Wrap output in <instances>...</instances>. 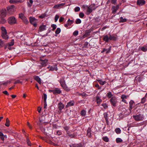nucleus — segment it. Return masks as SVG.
<instances>
[{"label":"nucleus","mask_w":147,"mask_h":147,"mask_svg":"<svg viewBox=\"0 0 147 147\" xmlns=\"http://www.w3.org/2000/svg\"><path fill=\"white\" fill-rule=\"evenodd\" d=\"M84 13L82 12H80L79 14V16L81 18H83L84 16Z\"/></svg>","instance_id":"nucleus-55"},{"label":"nucleus","mask_w":147,"mask_h":147,"mask_svg":"<svg viewBox=\"0 0 147 147\" xmlns=\"http://www.w3.org/2000/svg\"><path fill=\"white\" fill-rule=\"evenodd\" d=\"M106 96L107 98H110L112 97L113 95L111 92H109L108 93H107L106 94Z\"/></svg>","instance_id":"nucleus-27"},{"label":"nucleus","mask_w":147,"mask_h":147,"mask_svg":"<svg viewBox=\"0 0 147 147\" xmlns=\"http://www.w3.org/2000/svg\"><path fill=\"white\" fill-rule=\"evenodd\" d=\"M133 117L136 121H142L144 119L143 115L141 114L133 115Z\"/></svg>","instance_id":"nucleus-2"},{"label":"nucleus","mask_w":147,"mask_h":147,"mask_svg":"<svg viewBox=\"0 0 147 147\" xmlns=\"http://www.w3.org/2000/svg\"><path fill=\"white\" fill-rule=\"evenodd\" d=\"M109 101L111 104L114 107L116 106V104L117 102V100L115 96L112 97L110 100Z\"/></svg>","instance_id":"nucleus-5"},{"label":"nucleus","mask_w":147,"mask_h":147,"mask_svg":"<svg viewBox=\"0 0 147 147\" xmlns=\"http://www.w3.org/2000/svg\"><path fill=\"white\" fill-rule=\"evenodd\" d=\"M14 44V40L12 39L11 42H10L6 44L7 46H13Z\"/></svg>","instance_id":"nucleus-23"},{"label":"nucleus","mask_w":147,"mask_h":147,"mask_svg":"<svg viewBox=\"0 0 147 147\" xmlns=\"http://www.w3.org/2000/svg\"><path fill=\"white\" fill-rule=\"evenodd\" d=\"M1 36L3 39L5 40H7L9 38L8 36L7 35V32L1 33Z\"/></svg>","instance_id":"nucleus-17"},{"label":"nucleus","mask_w":147,"mask_h":147,"mask_svg":"<svg viewBox=\"0 0 147 147\" xmlns=\"http://www.w3.org/2000/svg\"><path fill=\"white\" fill-rule=\"evenodd\" d=\"M97 81L100 84L102 85H104L106 83V82L105 81H102V80H97Z\"/></svg>","instance_id":"nucleus-26"},{"label":"nucleus","mask_w":147,"mask_h":147,"mask_svg":"<svg viewBox=\"0 0 147 147\" xmlns=\"http://www.w3.org/2000/svg\"><path fill=\"white\" fill-rule=\"evenodd\" d=\"M75 22L76 24H79L81 22V21L80 19H77L76 20Z\"/></svg>","instance_id":"nucleus-49"},{"label":"nucleus","mask_w":147,"mask_h":147,"mask_svg":"<svg viewBox=\"0 0 147 147\" xmlns=\"http://www.w3.org/2000/svg\"><path fill=\"white\" fill-rule=\"evenodd\" d=\"M80 8L78 7H76L75 9V11L76 12H78L80 11Z\"/></svg>","instance_id":"nucleus-60"},{"label":"nucleus","mask_w":147,"mask_h":147,"mask_svg":"<svg viewBox=\"0 0 147 147\" xmlns=\"http://www.w3.org/2000/svg\"><path fill=\"white\" fill-rule=\"evenodd\" d=\"M78 34V31H75L73 33V35L74 36H77Z\"/></svg>","instance_id":"nucleus-59"},{"label":"nucleus","mask_w":147,"mask_h":147,"mask_svg":"<svg viewBox=\"0 0 147 147\" xmlns=\"http://www.w3.org/2000/svg\"><path fill=\"white\" fill-rule=\"evenodd\" d=\"M18 2L17 0H10L9 2L11 3H16Z\"/></svg>","instance_id":"nucleus-51"},{"label":"nucleus","mask_w":147,"mask_h":147,"mask_svg":"<svg viewBox=\"0 0 147 147\" xmlns=\"http://www.w3.org/2000/svg\"><path fill=\"white\" fill-rule=\"evenodd\" d=\"M22 84V82L20 81V80H18L16 81L14 83V84Z\"/></svg>","instance_id":"nucleus-48"},{"label":"nucleus","mask_w":147,"mask_h":147,"mask_svg":"<svg viewBox=\"0 0 147 147\" xmlns=\"http://www.w3.org/2000/svg\"><path fill=\"white\" fill-rule=\"evenodd\" d=\"M58 108L60 111H61L64 107V105L62 102H60L58 105Z\"/></svg>","instance_id":"nucleus-20"},{"label":"nucleus","mask_w":147,"mask_h":147,"mask_svg":"<svg viewBox=\"0 0 147 147\" xmlns=\"http://www.w3.org/2000/svg\"><path fill=\"white\" fill-rule=\"evenodd\" d=\"M57 65H55L53 66H51L50 67L49 71H53L54 70L57 71Z\"/></svg>","instance_id":"nucleus-21"},{"label":"nucleus","mask_w":147,"mask_h":147,"mask_svg":"<svg viewBox=\"0 0 147 147\" xmlns=\"http://www.w3.org/2000/svg\"><path fill=\"white\" fill-rule=\"evenodd\" d=\"M61 92V90L60 89L58 88H55L54 89V91L53 94L54 95H57L60 94Z\"/></svg>","instance_id":"nucleus-10"},{"label":"nucleus","mask_w":147,"mask_h":147,"mask_svg":"<svg viewBox=\"0 0 147 147\" xmlns=\"http://www.w3.org/2000/svg\"><path fill=\"white\" fill-rule=\"evenodd\" d=\"M103 39L106 42H108L110 40H116V38L115 36L111 35L110 34L108 35H106L104 36Z\"/></svg>","instance_id":"nucleus-1"},{"label":"nucleus","mask_w":147,"mask_h":147,"mask_svg":"<svg viewBox=\"0 0 147 147\" xmlns=\"http://www.w3.org/2000/svg\"><path fill=\"white\" fill-rule=\"evenodd\" d=\"M92 131L91 128L89 127L87 131V135L89 138H91L92 137L91 132Z\"/></svg>","instance_id":"nucleus-16"},{"label":"nucleus","mask_w":147,"mask_h":147,"mask_svg":"<svg viewBox=\"0 0 147 147\" xmlns=\"http://www.w3.org/2000/svg\"><path fill=\"white\" fill-rule=\"evenodd\" d=\"M5 45V42L4 41L0 39V47H2Z\"/></svg>","instance_id":"nucleus-30"},{"label":"nucleus","mask_w":147,"mask_h":147,"mask_svg":"<svg viewBox=\"0 0 147 147\" xmlns=\"http://www.w3.org/2000/svg\"><path fill=\"white\" fill-rule=\"evenodd\" d=\"M9 123L10 121L9 120L8 118H7L6 119V123L5 124V125L6 126L8 127L9 126Z\"/></svg>","instance_id":"nucleus-28"},{"label":"nucleus","mask_w":147,"mask_h":147,"mask_svg":"<svg viewBox=\"0 0 147 147\" xmlns=\"http://www.w3.org/2000/svg\"><path fill=\"white\" fill-rule=\"evenodd\" d=\"M89 6L91 8L92 11L95 9L96 8V7L95 5L94 4H92L90 5Z\"/></svg>","instance_id":"nucleus-31"},{"label":"nucleus","mask_w":147,"mask_h":147,"mask_svg":"<svg viewBox=\"0 0 147 147\" xmlns=\"http://www.w3.org/2000/svg\"><path fill=\"white\" fill-rule=\"evenodd\" d=\"M115 131L117 134H119L121 133V130L119 128H117L115 129Z\"/></svg>","instance_id":"nucleus-43"},{"label":"nucleus","mask_w":147,"mask_h":147,"mask_svg":"<svg viewBox=\"0 0 147 147\" xmlns=\"http://www.w3.org/2000/svg\"><path fill=\"white\" fill-rule=\"evenodd\" d=\"M26 141H27V143L28 145V146H30L31 143H30V140H29V139L28 138H27Z\"/></svg>","instance_id":"nucleus-61"},{"label":"nucleus","mask_w":147,"mask_h":147,"mask_svg":"<svg viewBox=\"0 0 147 147\" xmlns=\"http://www.w3.org/2000/svg\"><path fill=\"white\" fill-rule=\"evenodd\" d=\"M19 17L21 18L22 20H23L26 17L24 16V14L23 13H21L19 15Z\"/></svg>","instance_id":"nucleus-33"},{"label":"nucleus","mask_w":147,"mask_h":147,"mask_svg":"<svg viewBox=\"0 0 147 147\" xmlns=\"http://www.w3.org/2000/svg\"><path fill=\"white\" fill-rule=\"evenodd\" d=\"M41 64L42 67H45L46 66L48 61L47 59H45L43 60L41 59Z\"/></svg>","instance_id":"nucleus-12"},{"label":"nucleus","mask_w":147,"mask_h":147,"mask_svg":"<svg viewBox=\"0 0 147 147\" xmlns=\"http://www.w3.org/2000/svg\"><path fill=\"white\" fill-rule=\"evenodd\" d=\"M111 9L112 11V13L114 14H115L117 10V9H116L115 6H113L112 7Z\"/></svg>","instance_id":"nucleus-34"},{"label":"nucleus","mask_w":147,"mask_h":147,"mask_svg":"<svg viewBox=\"0 0 147 147\" xmlns=\"http://www.w3.org/2000/svg\"><path fill=\"white\" fill-rule=\"evenodd\" d=\"M8 23L11 24H13L17 23V20L14 17H10L8 19Z\"/></svg>","instance_id":"nucleus-4"},{"label":"nucleus","mask_w":147,"mask_h":147,"mask_svg":"<svg viewBox=\"0 0 147 147\" xmlns=\"http://www.w3.org/2000/svg\"><path fill=\"white\" fill-rule=\"evenodd\" d=\"M1 33L7 32L5 28L4 27H1Z\"/></svg>","instance_id":"nucleus-32"},{"label":"nucleus","mask_w":147,"mask_h":147,"mask_svg":"<svg viewBox=\"0 0 147 147\" xmlns=\"http://www.w3.org/2000/svg\"><path fill=\"white\" fill-rule=\"evenodd\" d=\"M74 22V21L73 20H70L69 19L67 22V24H64V26L66 28L68 27V26H71Z\"/></svg>","instance_id":"nucleus-11"},{"label":"nucleus","mask_w":147,"mask_h":147,"mask_svg":"<svg viewBox=\"0 0 147 147\" xmlns=\"http://www.w3.org/2000/svg\"><path fill=\"white\" fill-rule=\"evenodd\" d=\"M141 50L144 52H146L147 50V48L146 47H143L141 48Z\"/></svg>","instance_id":"nucleus-52"},{"label":"nucleus","mask_w":147,"mask_h":147,"mask_svg":"<svg viewBox=\"0 0 147 147\" xmlns=\"http://www.w3.org/2000/svg\"><path fill=\"white\" fill-rule=\"evenodd\" d=\"M1 20H0V23L1 24H4L6 22V20L4 18H1Z\"/></svg>","instance_id":"nucleus-35"},{"label":"nucleus","mask_w":147,"mask_h":147,"mask_svg":"<svg viewBox=\"0 0 147 147\" xmlns=\"http://www.w3.org/2000/svg\"><path fill=\"white\" fill-rule=\"evenodd\" d=\"M102 106L105 109H106L108 107V106L107 105V104L106 103L102 104Z\"/></svg>","instance_id":"nucleus-57"},{"label":"nucleus","mask_w":147,"mask_h":147,"mask_svg":"<svg viewBox=\"0 0 147 147\" xmlns=\"http://www.w3.org/2000/svg\"><path fill=\"white\" fill-rule=\"evenodd\" d=\"M59 18V16L58 15H56L55 16V22H56L57 21V20H58V19Z\"/></svg>","instance_id":"nucleus-58"},{"label":"nucleus","mask_w":147,"mask_h":147,"mask_svg":"<svg viewBox=\"0 0 147 147\" xmlns=\"http://www.w3.org/2000/svg\"><path fill=\"white\" fill-rule=\"evenodd\" d=\"M23 22L26 24H27L28 23V20L26 17L24 18L23 20H22Z\"/></svg>","instance_id":"nucleus-41"},{"label":"nucleus","mask_w":147,"mask_h":147,"mask_svg":"<svg viewBox=\"0 0 147 147\" xmlns=\"http://www.w3.org/2000/svg\"><path fill=\"white\" fill-rule=\"evenodd\" d=\"M7 8V12L11 14H13L15 10V6L13 5L9 6Z\"/></svg>","instance_id":"nucleus-3"},{"label":"nucleus","mask_w":147,"mask_h":147,"mask_svg":"<svg viewBox=\"0 0 147 147\" xmlns=\"http://www.w3.org/2000/svg\"><path fill=\"white\" fill-rule=\"evenodd\" d=\"M59 82L62 87L66 85L65 81L63 78H61L60 79Z\"/></svg>","instance_id":"nucleus-22"},{"label":"nucleus","mask_w":147,"mask_h":147,"mask_svg":"<svg viewBox=\"0 0 147 147\" xmlns=\"http://www.w3.org/2000/svg\"><path fill=\"white\" fill-rule=\"evenodd\" d=\"M96 100L97 104H99L102 102V100L100 98L99 96H97L96 97Z\"/></svg>","instance_id":"nucleus-24"},{"label":"nucleus","mask_w":147,"mask_h":147,"mask_svg":"<svg viewBox=\"0 0 147 147\" xmlns=\"http://www.w3.org/2000/svg\"><path fill=\"white\" fill-rule=\"evenodd\" d=\"M134 102L133 100H131L129 102V109L130 111H131L132 110V109L134 107Z\"/></svg>","instance_id":"nucleus-13"},{"label":"nucleus","mask_w":147,"mask_h":147,"mask_svg":"<svg viewBox=\"0 0 147 147\" xmlns=\"http://www.w3.org/2000/svg\"><path fill=\"white\" fill-rule=\"evenodd\" d=\"M74 101L71 100L67 103V105L66 106V108H68L69 106H71L74 105Z\"/></svg>","instance_id":"nucleus-19"},{"label":"nucleus","mask_w":147,"mask_h":147,"mask_svg":"<svg viewBox=\"0 0 147 147\" xmlns=\"http://www.w3.org/2000/svg\"><path fill=\"white\" fill-rule=\"evenodd\" d=\"M61 32V29L59 28H57L55 32V33L56 34H59Z\"/></svg>","instance_id":"nucleus-44"},{"label":"nucleus","mask_w":147,"mask_h":147,"mask_svg":"<svg viewBox=\"0 0 147 147\" xmlns=\"http://www.w3.org/2000/svg\"><path fill=\"white\" fill-rule=\"evenodd\" d=\"M51 27L53 28L52 30L54 31L56 28L57 26L55 24H53L51 25Z\"/></svg>","instance_id":"nucleus-50"},{"label":"nucleus","mask_w":147,"mask_h":147,"mask_svg":"<svg viewBox=\"0 0 147 147\" xmlns=\"http://www.w3.org/2000/svg\"><path fill=\"white\" fill-rule=\"evenodd\" d=\"M6 15V11L5 9L0 10V18H4Z\"/></svg>","instance_id":"nucleus-7"},{"label":"nucleus","mask_w":147,"mask_h":147,"mask_svg":"<svg viewBox=\"0 0 147 147\" xmlns=\"http://www.w3.org/2000/svg\"><path fill=\"white\" fill-rule=\"evenodd\" d=\"M42 98H44V102H46V99L47 98V95L45 93L43 94V96H42Z\"/></svg>","instance_id":"nucleus-40"},{"label":"nucleus","mask_w":147,"mask_h":147,"mask_svg":"<svg viewBox=\"0 0 147 147\" xmlns=\"http://www.w3.org/2000/svg\"><path fill=\"white\" fill-rule=\"evenodd\" d=\"M86 114V112L85 110H82L81 112V115L82 116H84Z\"/></svg>","instance_id":"nucleus-46"},{"label":"nucleus","mask_w":147,"mask_h":147,"mask_svg":"<svg viewBox=\"0 0 147 147\" xmlns=\"http://www.w3.org/2000/svg\"><path fill=\"white\" fill-rule=\"evenodd\" d=\"M35 20L36 19L34 18L30 17L29 18L30 22L31 24H33V23H34Z\"/></svg>","instance_id":"nucleus-29"},{"label":"nucleus","mask_w":147,"mask_h":147,"mask_svg":"<svg viewBox=\"0 0 147 147\" xmlns=\"http://www.w3.org/2000/svg\"><path fill=\"white\" fill-rule=\"evenodd\" d=\"M46 29V25H40L38 29V31L42 32Z\"/></svg>","instance_id":"nucleus-15"},{"label":"nucleus","mask_w":147,"mask_h":147,"mask_svg":"<svg viewBox=\"0 0 147 147\" xmlns=\"http://www.w3.org/2000/svg\"><path fill=\"white\" fill-rule=\"evenodd\" d=\"M33 0H30L29 1V2H28V5L29 7H30L32 5V4L33 3Z\"/></svg>","instance_id":"nucleus-45"},{"label":"nucleus","mask_w":147,"mask_h":147,"mask_svg":"<svg viewBox=\"0 0 147 147\" xmlns=\"http://www.w3.org/2000/svg\"><path fill=\"white\" fill-rule=\"evenodd\" d=\"M104 116L106 121L107 125H109V121L108 119V114L107 112H105L104 113Z\"/></svg>","instance_id":"nucleus-14"},{"label":"nucleus","mask_w":147,"mask_h":147,"mask_svg":"<svg viewBox=\"0 0 147 147\" xmlns=\"http://www.w3.org/2000/svg\"><path fill=\"white\" fill-rule=\"evenodd\" d=\"M80 95L82 96L83 98H85L86 97L87 95L84 92H83L82 94H80Z\"/></svg>","instance_id":"nucleus-47"},{"label":"nucleus","mask_w":147,"mask_h":147,"mask_svg":"<svg viewBox=\"0 0 147 147\" xmlns=\"http://www.w3.org/2000/svg\"><path fill=\"white\" fill-rule=\"evenodd\" d=\"M63 89L67 91H69L70 90V89H69L68 87L66 86V85H64L63 86H62Z\"/></svg>","instance_id":"nucleus-37"},{"label":"nucleus","mask_w":147,"mask_h":147,"mask_svg":"<svg viewBox=\"0 0 147 147\" xmlns=\"http://www.w3.org/2000/svg\"><path fill=\"white\" fill-rule=\"evenodd\" d=\"M65 5L64 3H62L61 4L55 5L53 7L54 8H58L59 7H61V6H63L64 5Z\"/></svg>","instance_id":"nucleus-25"},{"label":"nucleus","mask_w":147,"mask_h":147,"mask_svg":"<svg viewBox=\"0 0 147 147\" xmlns=\"http://www.w3.org/2000/svg\"><path fill=\"white\" fill-rule=\"evenodd\" d=\"M127 20L125 18H123V17H121L120 18V22H126Z\"/></svg>","instance_id":"nucleus-39"},{"label":"nucleus","mask_w":147,"mask_h":147,"mask_svg":"<svg viewBox=\"0 0 147 147\" xmlns=\"http://www.w3.org/2000/svg\"><path fill=\"white\" fill-rule=\"evenodd\" d=\"M64 20V18L62 17H61L59 19V22H62Z\"/></svg>","instance_id":"nucleus-62"},{"label":"nucleus","mask_w":147,"mask_h":147,"mask_svg":"<svg viewBox=\"0 0 147 147\" xmlns=\"http://www.w3.org/2000/svg\"><path fill=\"white\" fill-rule=\"evenodd\" d=\"M102 139L103 141L106 142H108L109 141V139L107 136L102 137Z\"/></svg>","instance_id":"nucleus-36"},{"label":"nucleus","mask_w":147,"mask_h":147,"mask_svg":"<svg viewBox=\"0 0 147 147\" xmlns=\"http://www.w3.org/2000/svg\"><path fill=\"white\" fill-rule=\"evenodd\" d=\"M127 97H128V96H126L124 94H123L121 96V99L123 98V99H126L127 98Z\"/></svg>","instance_id":"nucleus-54"},{"label":"nucleus","mask_w":147,"mask_h":147,"mask_svg":"<svg viewBox=\"0 0 147 147\" xmlns=\"http://www.w3.org/2000/svg\"><path fill=\"white\" fill-rule=\"evenodd\" d=\"M3 93L7 95H9V94L7 91H5L3 92Z\"/></svg>","instance_id":"nucleus-64"},{"label":"nucleus","mask_w":147,"mask_h":147,"mask_svg":"<svg viewBox=\"0 0 147 147\" xmlns=\"http://www.w3.org/2000/svg\"><path fill=\"white\" fill-rule=\"evenodd\" d=\"M70 147H84L82 144L80 143L79 144H75L69 145Z\"/></svg>","instance_id":"nucleus-9"},{"label":"nucleus","mask_w":147,"mask_h":147,"mask_svg":"<svg viewBox=\"0 0 147 147\" xmlns=\"http://www.w3.org/2000/svg\"><path fill=\"white\" fill-rule=\"evenodd\" d=\"M34 79L40 84H41V81L40 78L38 76H36L34 77Z\"/></svg>","instance_id":"nucleus-18"},{"label":"nucleus","mask_w":147,"mask_h":147,"mask_svg":"<svg viewBox=\"0 0 147 147\" xmlns=\"http://www.w3.org/2000/svg\"><path fill=\"white\" fill-rule=\"evenodd\" d=\"M116 142L117 143H119L121 142L123 140H122L120 138H117L116 140Z\"/></svg>","instance_id":"nucleus-42"},{"label":"nucleus","mask_w":147,"mask_h":147,"mask_svg":"<svg viewBox=\"0 0 147 147\" xmlns=\"http://www.w3.org/2000/svg\"><path fill=\"white\" fill-rule=\"evenodd\" d=\"M67 134L68 135V136L71 138H73L75 136V135L73 134H69L68 133H67Z\"/></svg>","instance_id":"nucleus-56"},{"label":"nucleus","mask_w":147,"mask_h":147,"mask_svg":"<svg viewBox=\"0 0 147 147\" xmlns=\"http://www.w3.org/2000/svg\"><path fill=\"white\" fill-rule=\"evenodd\" d=\"M146 100V97L145 96L142 99L141 102L142 103H144L145 102Z\"/></svg>","instance_id":"nucleus-53"},{"label":"nucleus","mask_w":147,"mask_h":147,"mask_svg":"<svg viewBox=\"0 0 147 147\" xmlns=\"http://www.w3.org/2000/svg\"><path fill=\"white\" fill-rule=\"evenodd\" d=\"M117 0H111V2L113 4H116Z\"/></svg>","instance_id":"nucleus-63"},{"label":"nucleus","mask_w":147,"mask_h":147,"mask_svg":"<svg viewBox=\"0 0 147 147\" xmlns=\"http://www.w3.org/2000/svg\"><path fill=\"white\" fill-rule=\"evenodd\" d=\"M146 3L145 0H137V4L139 6H141L144 5Z\"/></svg>","instance_id":"nucleus-8"},{"label":"nucleus","mask_w":147,"mask_h":147,"mask_svg":"<svg viewBox=\"0 0 147 147\" xmlns=\"http://www.w3.org/2000/svg\"><path fill=\"white\" fill-rule=\"evenodd\" d=\"M93 30L92 28H90L88 30L85 31V34L82 36V38H84L90 35V33Z\"/></svg>","instance_id":"nucleus-6"},{"label":"nucleus","mask_w":147,"mask_h":147,"mask_svg":"<svg viewBox=\"0 0 147 147\" xmlns=\"http://www.w3.org/2000/svg\"><path fill=\"white\" fill-rule=\"evenodd\" d=\"M87 12L89 13V14H90V13H91L92 12V10L90 8V6L88 7V6H87Z\"/></svg>","instance_id":"nucleus-38"}]
</instances>
